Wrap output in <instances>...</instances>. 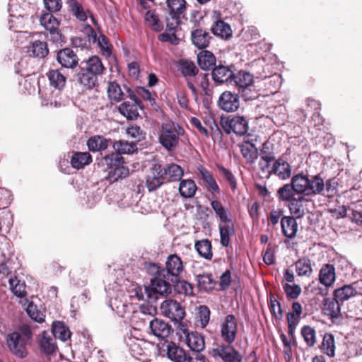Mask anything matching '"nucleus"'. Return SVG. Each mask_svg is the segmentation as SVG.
Wrapping results in <instances>:
<instances>
[{"instance_id": "f257e3e1", "label": "nucleus", "mask_w": 362, "mask_h": 362, "mask_svg": "<svg viewBox=\"0 0 362 362\" xmlns=\"http://www.w3.org/2000/svg\"><path fill=\"white\" fill-rule=\"evenodd\" d=\"M100 58L98 56H92L85 62V66L81 68L78 74V81L87 89H92L98 83V77L105 71Z\"/></svg>"}, {"instance_id": "f03ea898", "label": "nucleus", "mask_w": 362, "mask_h": 362, "mask_svg": "<svg viewBox=\"0 0 362 362\" xmlns=\"http://www.w3.org/2000/svg\"><path fill=\"white\" fill-rule=\"evenodd\" d=\"M33 338L30 327L23 324L6 337L8 346L13 354L23 358L28 354L27 346Z\"/></svg>"}, {"instance_id": "7ed1b4c3", "label": "nucleus", "mask_w": 362, "mask_h": 362, "mask_svg": "<svg viewBox=\"0 0 362 362\" xmlns=\"http://www.w3.org/2000/svg\"><path fill=\"white\" fill-rule=\"evenodd\" d=\"M105 290L110 298V306L112 310L122 317H128L127 315L132 313V305L126 301L124 291L116 283L112 286H106Z\"/></svg>"}, {"instance_id": "20e7f679", "label": "nucleus", "mask_w": 362, "mask_h": 362, "mask_svg": "<svg viewBox=\"0 0 362 362\" xmlns=\"http://www.w3.org/2000/svg\"><path fill=\"white\" fill-rule=\"evenodd\" d=\"M183 134L182 129L174 123H163L158 139L168 151H173L179 143V137Z\"/></svg>"}, {"instance_id": "39448f33", "label": "nucleus", "mask_w": 362, "mask_h": 362, "mask_svg": "<svg viewBox=\"0 0 362 362\" xmlns=\"http://www.w3.org/2000/svg\"><path fill=\"white\" fill-rule=\"evenodd\" d=\"M220 125L226 134L233 132L239 136L245 135L249 128L247 119L239 115L221 117Z\"/></svg>"}, {"instance_id": "423d86ee", "label": "nucleus", "mask_w": 362, "mask_h": 362, "mask_svg": "<svg viewBox=\"0 0 362 362\" xmlns=\"http://www.w3.org/2000/svg\"><path fill=\"white\" fill-rule=\"evenodd\" d=\"M169 13L166 17V25L170 31H174L180 23V18L186 10L185 0H167Z\"/></svg>"}, {"instance_id": "0eeeda50", "label": "nucleus", "mask_w": 362, "mask_h": 362, "mask_svg": "<svg viewBox=\"0 0 362 362\" xmlns=\"http://www.w3.org/2000/svg\"><path fill=\"white\" fill-rule=\"evenodd\" d=\"M209 354L216 360L223 362H241V354L231 344H216L209 351Z\"/></svg>"}, {"instance_id": "6e6552de", "label": "nucleus", "mask_w": 362, "mask_h": 362, "mask_svg": "<svg viewBox=\"0 0 362 362\" xmlns=\"http://www.w3.org/2000/svg\"><path fill=\"white\" fill-rule=\"evenodd\" d=\"M219 331L221 339L226 344H232L235 341L238 327V320L234 315H227L221 320Z\"/></svg>"}, {"instance_id": "1a4fd4ad", "label": "nucleus", "mask_w": 362, "mask_h": 362, "mask_svg": "<svg viewBox=\"0 0 362 362\" xmlns=\"http://www.w3.org/2000/svg\"><path fill=\"white\" fill-rule=\"evenodd\" d=\"M334 296L341 302L347 300L351 297L357 296V300L354 303H359L362 300V272L360 274V279L336 289L334 291Z\"/></svg>"}, {"instance_id": "9d476101", "label": "nucleus", "mask_w": 362, "mask_h": 362, "mask_svg": "<svg viewBox=\"0 0 362 362\" xmlns=\"http://www.w3.org/2000/svg\"><path fill=\"white\" fill-rule=\"evenodd\" d=\"M40 23L47 30L49 31L47 37L54 43H62V35L59 32V23L51 13H42L40 17Z\"/></svg>"}, {"instance_id": "9b49d317", "label": "nucleus", "mask_w": 362, "mask_h": 362, "mask_svg": "<svg viewBox=\"0 0 362 362\" xmlns=\"http://www.w3.org/2000/svg\"><path fill=\"white\" fill-rule=\"evenodd\" d=\"M162 314L173 322H180L185 316L184 308L177 301L173 299L164 300L160 305Z\"/></svg>"}, {"instance_id": "f8f14e48", "label": "nucleus", "mask_w": 362, "mask_h": 362, "mask_svg": "<svg viewBox=\"0 0 362 362\" xmlns=\"http://www.w3.org/2000/svg\"><path fill=\"white\" fill-rule=\"evenodd\" d=\"M253 79V76L245 71H240L236 74H234L233 83L239 88V92L245 100H250L253 97L247 93L250 87L252 85Z\"/></svg>"}, {"instance_id": "ddd939ff", "label": "nucleus", "mask_w": 362, "mask_h": 362, "mask_svg": "<svg viewBox=\"0 0 362 362\" xmlns=\"http://www.w3.org/2000/svg\"><path fill=\"white\" fill-rule=\"evenodd\" d=\"M219 108L227 112H233L240 107V99L238 94L230 91H224L218 100Z\"/></svg>"}, {"instance_id": "4468645a", "label": "nucleus", "mask_w": 362, "mask_h": 362, "mask_svg": "<svg viewBox=\"0 0 362 362\" xmlns=\"http://www.w3.org/2000/svg\"><path fill=\"white\" fill-rule=\"evenodd\" d=\"M163 276L164 279L160 276L155 277L151 280V286L148 287L151 291V300L157 299L158 295L167 294L171 292L170 277L167 276V279H165V275Z\"/></svg>"}, {"instance_id": "2eb2a0df", "label": "nucleus", "mask_w": 362, "mask_h": 362, "mask_svg": "<svg viewBox=\"0 0 362 362\" xmlns=\"http://www.w3.org/2000/svg\"><path fill=\"white\" fill-rule=\"evenodd\" d=\"M125 343L133 356L142 355V346L145 341L141 338L139 329L136 328L131 329L125 338Z\"/></svg>"}, {"instance_id": "dca6fc26", "label": "nucleus", "mask_w": 362, "mask_h": 362, "mask_svg": "<svg viewBox=\"0 0 362 362\" xmlns=\"http://www.w3.org/2000/svg\"><path fill=\"white\" fill-rule=\"evenodd\" d=\"M151 333L158 337L165 339L170 336L171 326L163 320L153 318L148 322Z\"/></svg>"}, {"instance_id": "f3484780", "label": "nucleus", "mask_w": 362, "mask_h": 362, "mask_svg": "<svg viewBox=\"0 0 362 362\" xmlns=\"http://www.w3.org/2000/svg\"><path fill=\"white\" fill-rule=\"evenodd\" d=\"M57 60L62 66L66 69H74L78 63L76 53L70 48H64L58 52Z\"/></svg>"}, {"instance_id": "a211bd4d", "label": "nucleus", "mask_w": 362, "mask_h": 362, "mask_svg": "<svg viewBox=\"0 0 362 362\" xmlns=\"http://www.w3.org/2000/svg\"><path fill=\"white\" fill-rule=\"evenodd\" d=\"M347 317L354 327L362 332V300L359 303H351L347 310Z\"/></svg>"}, {"instance_id": "6ab92c4d", "label": "nucleus", "mask_w": 362, "mask_h": 362, "mask_svg": "<svg viewBox=\"0 0 362 362\" xmlns=\"http://www.w3.org/2000/svg\"><path fill=\"white\" fill-rule=\"evenodd\" d=\"M161 165H154L146 177V187L149 191H154L165 182L161 173Z\"/></svg>"}, {"instance_id": "aec40b11", "label": "nucleus", "mask_w": 362, "mask_h": 362, "mask_svg": "<svg viewBox=\"0 0 362 362\" xmlns=\"http://www.w3.org/2000/svg\"><path fill=\"white\" fill-rule=\"evenodd\" d=\"M165 268L167 276L170 277V281H173V278L177 277L182 272L184 267L182 261L179 256L170 255L166 259Z\"/></svg>"}, {"instance_id": "412c9836", "label": "nucleus", "mask_w": 362, "mask_h": 362, "mask_svg": "<svg viewBox=\"0 0 362 362\" xmlns=\"http://www.w3.org/2000/svg\"><path fill=\"white\" fill-rule=\"evenodd\" d=\"M211 75L213 80L216 83H233L234 73L228 66L223 65L216 66L213 69Z\"/></svg>"}, {"instance_id": "4be33fe9", "label": "nucleus", "mask_w": 362, "mask_h": 362, "mask_svg": "<svg viewBox=\"0 0 362 362\" xmlns=\"http://www.w3.org/2000/svg\"><path fill=\"white\" fill-rule=\"evenodd\" d=\"M339 301L335 297L334 298H326L323 300L322 311L325 315L329 316L333 320H337L341 317Z\"/></svg>"}, {"instance_id": "5701e85b", "label": "nucleus", "mask_w": 362, "mask_h": 362, "mask_svg": "<svg viewBox=\"0 0 362 362\" xmlns=\"http://www.w3.org/2000/svg\"><path fill=\"white\" fill-rule=\"evenodd\" d=\"M256 139H245L240 144L243 158L248 163H254L258 157V150L255 144Z\"/></svg>"}, {"instance_id": "b1692460", "label": "nucleus", "mask_w": 362, "mask_h": 362, "mask_svg": "<svg viewBox=\"0 0 362 362\" xmlns=\"http://www.w3.org/2000/svg\"><path fill=\"white\" fill-rule=\"evenodd\" d=\"M308 202L309 200L304 196H298V197L293 198V199L289 202L288 206L291 214L298 218L303 217Z\"/></svg>"}, {"instance_id": "393cba45", "label": "nucleus", "mask_w": 362, "mask_h": 362, "mask_svg": "<svg viewBox=\"0 0 362 362\" xmlns=\"http://www.w3.org/2000/svg\"><path fill=\"white\" fill-rule=\"evenodd\" d=\"M296 194L309 196V176L303 173H298L291 178Z\"/></svg>"}, {"instance_id": "a878e982", "label": "nucleus", "mask_w": 362, "mask_h": 362, "mask_svg": "<svg viewBox=\"0 0 362 362\" xmlns=\"http://www.w3.org/2000/svg\"><path fill=\"white\" fill-rule=\"evenodd\" d=\"M281 227L283 235L293 239L298 232V223L296 219L291 216H285L281 218Z\"/></svg>"}, {"instance_id": "bb28decb", "label": "nucleus", "mask_w": 362, "mask_h": 362, "mask_svg": "<svg viewBox=\"0 0 362 362\" xmlns=\"http://www.w3.org/2000/svg\"><path fill=\"white\" fill-rule=\"evenodd\" d=\"M185 341L192 351H202L205 348L204 337L197 332H191L187 334Z\"/></svg>"}, {"instance_id": "cd10ccee", "label": "nucleus", "mask_w": 362, "mask_h": 362, "mask_svg": "<svg viewBox=\"0 0 362 362\" xmlns=\"http://www.w3.org/2000/svg\"><path fill=\"white\" fill-rule=\"evenodd\" d=\"M161 172L165 182L178 181L183 175L182 168L175 163L167 165L163 168L161 167Z\"/></svg>"}, {"instance_id": "c85d7f7f", "label": "nucleus", "mask_w": 362, "mask_h": 362, "mask_svg": "<svg viewBox=\"0 0 362 362\" xmlns=\"http://www.w3.org/2000/svg\"><path fill=\"white\" fill-rule=\"evenodd\" d=\"M272 174L281 180H286L291 176V167L287 161L279 158L273 163Z\"/></svg>"}, {"instance_id": "c756f323", "label": "nucleus", "mask_w": 362, "mask_h": 362, "mask_svg": "<svg viewBox=\"0 0 362 362\" xmlns=\"http://www.w3.org/2000/svg\"><path fill=\"white\" fill-rule=\"evenodd\" d=\"M336 279L335 268L332 264H326L320 270V282L326 287L332 286Z\"/></svg>"}, {"instance_id": "7c9ffc66", "label": "nucleus", "mask_w": 362, "mask_h": 362, "mask_svg": "<svg viewBox=\"0 0 362 362\" xmlns=\"http://www.w3.org/2000/svg\"><path fill=\"white\" fill-rule=\"evenodd\" d=\"M118 110L123 116L129 120L136 119L139 115L136 101L124 102L119 106Z\"/></svg>"}, {"instance_id": "2f4dec72", "label": "nucleus", "mask_w": 362, "mask_h": 362, "mask_svg": "<svg viewBox=\"0 0 362 362\" xmlns=\"http://www.w3.org/2000/svg\"><path fill=\"white\" fill-rule=\"evenodd\" d=\"M168 358L173 362H185L186 353L183 349L174 342H169L166 346Z\"/></svg>"}, {"instance_id": "473e14b6", "label": "nucleus", "mask_w": 362, "mask_h": 362, "mask_svg": "<svg viewBox=\"0 0 362 362\" xmlns=\"http://www.w3.org/2000/svg\"><path fill=\"white\" fill-rule=\"evenodd\" d=\"M129 296L132 299L138 300H151V290L148 286L142 287L139 285L132 284L128 291Z\"/></svg>"}, {"instance_id": "72a5a7b5", "label": "nucleus", "mask_w": 362, "mask_h": 362, "mask_svg": "<svg viewBox=\"0 0 362 362\" xmlns=\"http://www.w3.org/2000/svg\"><path fill=\"white\" fill-rule=\"evenodd\" d=\"M192 40L193 44L199 49L208 47L210 42L209 33L202 29H196L192 32Z\"/></svg>"}, {"instance_id": "f704fd0d", "label": "nucleus", "mask_w": 362, "mask_h": 362, "mask_svg": "<svg viewBox=\"0 0 362 362\" xmlns=\"http://www.w3.org/2000/svg\"><path fill=\"white\" fill-rule=\"evenodd\" d=\"M49 84L52 87L62 90L66 84V78L58 69H51L47 74Z\"/></svg>"}, {"instance_id": "c9c22d12", "label": "nucleus", "mask_w": 362, "mask_h": 362, "mask_svg": "<svg viewBox=\"0 0 362 362\" xmlns=\"http://www.w3.org/2000/svg\"><path fill=\"white\" fill-rule=\"evenodd\" d=\"M92 161V156L88 152H75L71 158V165L74 168L82 169Z\"/></svg>"}, {"instance_id": "e433bc0d", "label": "nucleus", "mask_w": 362, "mask_h": 362, "mask_svg": "<svg viewBox=\"0 0 362 362\" xmlns=\"http://www.w3.org/2000/svg\"><path fill=\"white\" fill-rule=\"evenodd\" d=\"M110 140L103 136H93L87 141L88 149L93 152L105 150L109 146Z\"/></svg>"}, {"instance_id": "4c0bfd02", "label": "nucleus", "mask_w": 362, "mask_h": 362, "mask_svg": "<svg viewBox=\"0 0 362 362\" xmlns=\"http://www.w3.org/2000/svg\"><path fill=\"white\" fill-rule=\"evenodd\" d=\"M223 225L219 226L220 242L224 247H228L230 244V236L235 234L234 226L230 219V222H222Z\"/></svg>"}, {"instance_id": "58836bf2", "label": "nucleus", "mask_w": 362, "mask_h": 362, "mask_svg": "<svg viewBox=\"0 0 362 362\" xmlns=\"http://www.w3.org/2000/svg\"><path fill=\"white\" fill-rule=\"evenodd\" d=\"M197 62L203 70L211 69L216 64V57L212 52L204 50L197 55Z\"/></svg>"}, {"instance_id": "ea45409f", "label": "nucleus", "mask_w": 362, "mask_h": 362, "mask_svg": "<svg viewBox=\"0 0 362 362\" xmlns=\"http://www.w3.org/2000/svg\"><path fill=\"white\" fill-rule=\"evenodd\" d=\"M325 183L320 175L309 176V196L322 194L325 190Z\"/></svg>"}, {"instance_id": "a19ab883", "label": "nucleus", "mask_w": 362, "mask_h": 362, "mask_svg": "<svg viewBox=\"0 0 362 362\" xmlns=\"http://www.w3.org/2000/svg\"><path fill=\"white\" fill-rule=\"evenodd\" d=\"M28 53L35 57L43 58L49 53L47 42L35 40L28 48Z\"/></svg>"}, {"instance_id": "79ce46f5", "label": "nucleus", "mask_w": 362, "mask_h": 362, "mask_svg": "<svg viewBox=\"0 0 362 362\" xmlns=\"http://www.w3.org/2000/svg\"><path fill=\"white\" fill-rule=\"evenodd\" d=\"M178 70L185 78L195 76L199 71L194 63L187 59H180L179 61Z\"/></svg>"}, {"instance_id": "37998d69", "label": "nucleus", "mask_w": 362, "mask_h": 362, "mask_svg": "<svg viewBox=\"0 0 362 362\" xmlns=\"http://www.w3.org/2000/svg\"><path fill=\"white\" fill-rule=\"evenodd\" d=\"M197 189V185L192 180H182L180 183L179 192L182 197L191 198L194 197Z\"/></svg>"}, {"instance_id": "c03bdc74", "label": "nucleus", "mask_w": 362, "mask_h": 362, "mask_svg": "<svg viewBox=\"0 0 362 362\" xmlns=\"http://www.w3.org/2000/svg\"><path fill=\"white\" fill-rule=\"evenodd\" d=\"M295 267L299 276H310L313 273L311 260L307 257L300 258L296 261Z\"/></svg>"}, {"instance_id": "a18cd8bd", "label": "nucleus", "mask_w": 362, "mask_h": 362, "mask_svg": "<svg viewBox=\"0 0 362 362\" xmlns=\"http://www.w3.org/2000/svg\"><path fill=\"white\" fill-rule=\"evenodd\" d=\"M52 333L54 338L65 341L71 337V332L63 322H55L52 325Z\"/></svg>"}, {"instance_id": "49530a36", "label": "nucleus", "mask_w": 362, "mask_h": 362, "mask_svg": "<svg viewBox=\"0 0 362 362\" xmlns=\"http://www.w3.org/2000/svg\"><path fill=\"white\" fill-rule=\"evenodd\" d=\"M113 148L120 156L122 154H131L137 150V146L135 143L122 140L115 142Z\"/></svg>"}, {"instance_id": "de8ad7c7", "label": "nucleus", "mask_w": 362, "mask_h": 362, "mask_svg": "<svg viewBox=\"0 0 362 362\" xmlns=\"http://www.w3.org/2000/svg\"><path fill=\"white\" fill-rule=\"evenodd\" d=\"M41 349L47 354H51L56 350L54 339L46 332H43L40 339Z\"/></svg>"}, {"instance_id": "09e8293b", "label": "nucleus", "mask_w": 362, "mask_h": 362, "mask_svg": "<svg viewBox=\"0 0 362 362\" xmlns=\"http://www.w3.org/2000/svg\"><path fill=\"white\" fill-rule=\"evenodd\" d=\"M322 351L329 357H334L335 355L334 338L332 334L326 333L324 335L321 344Z\"/></svg>"}, {"instance_id": "8fccbe9b", "label": "nucleus", "mask_w": 362, "mask_h": 362, "mask_svg": "<svg viewBox=\"0 0 362 362\" xmlns=\"http://www.w3.org/2000/svg\"><path fill=\"white\" fill-rule=\"evenodd\" d=\"M211 31L215 35L221 38H228L232 35L230 26L223 21H217L211 28Z\"/></svg>"}, {"instance_id": "3c124183", "label": "nucleus", "mask_w": 362, "mask_h": 362, "mask_svg": "<svg viewBox=\"0 0 362 362\" xmlns=\"http://www.w3.org/2000/svg\"><path fill=\"white\" fill-rule=\"evenodd\" d=\"M195 249L200 256L206 259H211L212 257L211 244L207 239L196 242Z\"/></svg>"}, {"instance_id": "603ef678", "label": "nucleus", "mask_w": 362, "mask_h": 362, "mask_svg": "<svg viewBox=\"0 0 362 362\" xmlns=\"http://www.w3.org/2000/svg\"><path fill=\"white\" fill-rule=\"evenodd\" d=\"M67 4L72 13L77 19L81 21H85L88 18V12L76 0H68Z\"/></svg>"}, {"instance_id": "864d4df0", "label": "nucleus", "mask_w": 362, "mask_h": 362, "mask_svg": "<svg viewBox=\"0 0 362 362\" xmlns=\"http://www.w3.org/2000/svg\"><path fill=\"white\" fill-rule=\"evenodd\" d=\"M9 286L11 291L14 295L20 298L25 296L26 292L24 281L18 279L16 276H11L9 279Z\"/></svg>"}, {"instance_id": "5fc2aeb1", "label": "nucleus", "mask_w": 362, "mask_h": 362, "mask_svg": "<svg viewBox=\"0 0 362 362\" xmlns=\"http://www.w3.org/2000/svg\"><path fill=\"white\" fill-rule=\"evenodd\" d=\"M296 191L292 183L285 184L277 190V196L280 201L290 202L295 198Z\"/></svg>"}, {"instance_id": "6e6d98bb", "label": "nucleus", "mask_w": 362, "mask_h": 362, "mask_svg": "<svg viewBox=\"0 0 362 362\" xmlns=\"http://www.w3.org/2000/svg\"><path fill=\"white\" fill-rule=\"evenodd\" d=\"M129 170L128 168L124 166L123 163L119 166L115 168L108 172L107 179L111 182L117 181L129 175Z\"/></svg>"}, {"instance_id": "4d7b16f0", "label": "nucleus", "mask_w": 362, "mask_h": 362, "mask_svg": "<svg viewBox=\"0 0 362 362\" xmlns=\"http://www.w3.org/2000/svg\"><path fill=\"white\" fill-rule=\"evenodd\" d=\"M275 160V157L272 153L262 156L259 162V166L261 170L269 175H272L273 163Z\"/></svg>"}, {"instance_id": "13d9d810", "label": "nucleus", "mask_w": 362, "mask_h": 362, "mask_svg": "<svg viewBox=\"0 0 362 362\" xmlns=\"http://www.w3.org/2000/svg\"><path fill=\"white\" fill-rule=\"evenodd\" d=\"M200 174L202 175V178L206 184L207 189L210 192L219 193L220 189L219 187L213 177L212 175L205 168H202L199 170Z\"/></svg>"}, {"instance_id": "bf43d9fd", "label": "nucleus", "mask_w": 362, "mask_h": 362, "mask_svg": "<svg viewBox=\"0 0 362 362\" xmlns=\"http://www.w3.org/2000/svg\"><path fill=\"white\" fill-rule=\"evenodd\" d=\"M133 317L141 319L144 324L147 323L149 320H146L145 317L148 316L152 317L156 313V308L152 305L151 306H141L139 310L132 311Z\"/></svg>"}, {"instance_id": "052dcab7", "label": "nucleus", "mask_w": 362, "mask_h": 362, "mask_svg": "<svg viewBox=\"0 0 362 362\" xmlns=\"http://www.w3.org/2000/svg\"><path fill=\"white\" fill-rule=\"evenodd\" d=\"M107 94L110 100L119 102L123 98V92L118 83L110 82L107 86Z\"/></svg>"}, {"instance_id": "680f3d73", "label": "nucleus", "mask_w": 362, "mask_h": 362, "mask_svg": "<svg viewBox=\"0 0 362 362\" xmlns=\"http://www.w3.org/2000/svg\"><path fill=\"white\" fill-rule=\"evenodd\" d=\"M198 287L204 291H209L214 288V282L211 274H202L196 277Z\"/></svg>"}, {"instance_id": "e2e57ef3", "label": "nucleus", "mask_w": 362, "mask_h": 362, "mask_svg": "<svg viewBox=\"0 0 362 362\" xmlns=\"http://www.w3.org/2000/svg\"><path fill=\"white\" fill-rule=\"evenodd\" d=\"M301 334L308 346H313L316 342L315 330L310 326H303L301 329Z\"/></svg>"}, {"instance_id": "0e129e2a", "label": "nucleus", "mask_w": 362, "mask_h": 362, "mask_svg": "<svg viewBox=\"0 0 362 362\" xmlns=\"http://www.w3.org/2000/svg\"><path fill=\"white\" fill-rule=\"evenodd\" d=\"M211 206L215 211L217 216L219 217L222 222H230V218L227 215L226 210L223 206L222 204L217 200H214L211 202Z\"/></svg>"}, {"instance_id": "69168bd1", "label": "nucleus", "mask_w": 362, "mask_h": 362, "mask_svg": "<svg viewBox=\"0 0 362 362\" xmlns=\"http://www.w3.org/2000/svg\"><path fill=\"white\" fill-rule=\"evenodd\" d=\"M104 161L110 170L119 166L124 163L123 158L117 153H111L105 156Z\"/></svg>"}, {"instance_id": "338daca9", "label": "nucleus", "mask_w": 362, "mask_h": 362, "mask_svg": "<svg viewBox=\"0 0 362 362\" xmlns=\"http://www.w3.org/2000/svg\"><path fill=\"white\" fill-rule=\"evenodd\" d=\"M28 315L32 320L37 322H42L45 320V315L44 312L37 309V306L30 303L26 309Z\"/></svg>"}, {"instance_id": "774afa93", "label": "nucleus", "mask_w": 362, "mask_h": 362, "mask_svg": "<svg viewBox=\"0 0 362 362\" xmlns=\"http://www.w3.org/2000/svg\"><path fill=\"white\" fill-rule=\"evenodd\" d=\"M24 24L25 19L22 15H10V18L8 19V25L10 30H12L15 32H18L19 29H21L23 27Z\"/></svg>"}]
</instances>
